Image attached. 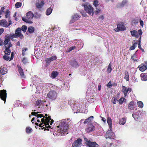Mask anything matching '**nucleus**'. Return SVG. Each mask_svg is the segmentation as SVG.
<instances>
[{"label": "nucleus", "instance_id": "1", "mask_svg": "<svg viewBox=\"0 0 147 147\" xmlns=\"http://www.w3.org/2000/svg\"><path fill=\"white\" fill-rule=\"evenodd\" d=\"M71 120L69 119H63L57 122L59 125L57 127V135L58 136H64L68 134L69 125Z\"/></svg>", "mask_w": 147, "mask_h": 147}, {"label": "nucleus", "instance_id": "2", "mask_svg": "<svg viewBox=\"0 0 147 147\" xmlns=\"http://www.w3.org/2000/svg\"><path fill=\"white\" fill-rule=\"evenodd\" d=\"M47 114H46L45 116H43V118L40 119L42 123L39 125L40 127H44V128L45 127L47 128H51V126L49 125H52L53 121L51 119V116H49L47 117Z\"/></svg>", "mask_w": 147, "mask_h": 147}, {"label": "nucleus", "instance_id": "3", "mask_svg": "<svg viewBox=\"0 0 147 147\" xmlns=\"http://www.w3.org/2000/svg\"><path fill=\"white\" fill-rule=\"evenodd\" d=\"M85 11L89 14L92 16L94 13V8L89 3L86 2L82 5Z\"/></svg>", "mask_w": 147, "mask_h": 147}, {"label": "nucleus", "instance_id": "4", "mask_svg": "<svg viewBox=\"0 0 147 147\" xmlns=\"http://www.w3.org/2000/svg\"><path fill=\"white\" fill-rule=\"evenodd\" d=\"M34 17V15L31 11L28 12L26 14V17H22V19L24 22L30 24L32 23L31 20Z\"/></svg>", "mask_w": 147, "mask_h": 147}, {"label": "nucleus", "instance_id": "5", "mask_svg": "<svg viewBox=\"0 0 147 147\" xmlns=\"http://www.w3.org/2000/svg\"><path fill=\"white\" fill-rule=\"evenodd\" d=\"M99 4L98 0H95L93 2V4L96 9V10L94 11V14L96 15H98L101 11Z\"/></svg>", "mask_w": 147, "mask_h": 147}, {"label": "nucleus", "instance_id": "6", "mask_svg": "<svg viewBox=\"0 0 147 147\" xmlns=\"http://www.w3.org/2000/svg\"><path fill=\"white\" fill-rule=\"evenodd\" d=\"M84 140L86 142L85 144L86 146L89 147H99L98 145L95 142H91L86 138H84Z\"/></svg>", "mask_w": 147, "mask_h": 147}, {"label": "nucleus", "instance_id": "7", "mask_svg": "<svg viewBox=\"0 0 147 147\" xmlns=\"http://www.w3.org/2000/svg\"><path fill=\"white\" fill-rule=\"evenodd\" d=\"M105 138L110 139H114L115 138V134L112 131V128L109 129L105 135Z\"/></svg>", "mask_w": 147, "mask_h": 147}, {"label": "nucleus", "instance_id": "8", "mask_svg": "<svg viewBox=\"0 0 147 147\" xmlns=\"http://www.w3.org/2000/svg\"><path fill=\"white\" fill-rule=\"evenodd\" d=\"M47 96L49 98L55 100L57 96V93L55 90L51 91L47 94Z\"/></svg>", "mask_w": 147, "mask_h": 147}, {"label": "nucleus", "instance_id": "9", "mask_svg": "<svg viewBox=\"0 0 147 147\" xmlns=\"http://www.w3.org/2000/svg\"><path fill=\"white\" fill-rule=\"evenodd\" d=\"M10 40V38L9 37L5 38L3 42V45L5 46L6 49H9L10 47L12 46V45L10 42L9 43Z\"/></svg>", "mask_w": 147, "mask_h": 147}, {"label": "nucleus", "instance_id": "10", "mask_svg": "<svg viewBox=\"0 0 147 147\" xmlns=\"http://www.w3.org/2000/svg\"><path fill=\"white\" fill-rule=\"evenodd\" d=\"M117 28L114 30L115 31L118 32L119 30H124L125 29V27L123 22H120L117 24Z\"/></svg>", "mask_w": 147, "mask_h": 147}, {"label": "nucleus", "instance_id": "11", "mask_svg": "<svg viewBox=\"0 0 147 147\" xmlns=\"http://www.w3.org/2000/svg\"><path fill=\"white\" fill-rule=\"evenodd\" d=\"M6 96L7 93L6 90H1L0 92V97L5 102Z\"/></svg>", "mask_w": 147, "mask_h": 147}, {"label": "nucleus", "instance_id": "12", "mask_svg": "<svg viewBox=\"0 0 147 147\" xmlns=\"http://www.w3.org/2000/svg\"><path fill=\"white\" fill-rule=\"evenodd\" d=\"M4 53L5 55L3 56V58L4 59L7 61L9 59V55L10 54L11 51L9 49H6Z\"/></svg>", "mask_w": 147, "mask_h": 147}, {"label": "nucleus", "instance_id": "13", "mask_svg": "<svg viewBox=\"0 0 147 147\" xmlns=\"http://www.w3.org/2000/svg\"><path fill=\"white\" fill-rule=\"evenodd\" d=\"M131 89L129 87H127L125 86L122 87V92L124 94V96L126 97L127 93L130 92L131 91Z\"/></svg>", "mask_w": 147, "mask_h": 147}, {"label": "nucleus", "instance_id": "14", "mask_svg": "<svg viewBox=\"0 0 147 147\" xmlns=\"http://www.w3.org/2000/svg\"><path fill=\"white\" fill-rule=\"evenodd\" d=\"M82 140L80 138H79L76 140L72 145V147H79L82 145Z\"/></svg>", "mask_w": 147, "mask_h": 147}, {"label": "nucleus", "instance_id": "15", "mask_svg": "<svg viewBox=\"0 0 147 147\" xmlns=\"http://www.w3.org/2000/svg\"><path fill=\"white\" fill-rule=\"evenodd\" d=\"M128 108L129 109L131 110H133L136 109V103L134 101H131L128 105Z\"/></svg>", "mask_w": 147, "mask_h": 147}, {"label": "nucleus", "instance_id": "16", "mask_svg": "<svg viewBox=\"0 0 147 147\" xmlns=\"http://www.w3.org/2000/svg\"><path fill=\"white\" fill-rule=\"evenodd\" d=\"M56 59V57L55 56H53L51 57L46 59L45 61L47 65H49L50 64L51 61L55 60Z\"/></svg>", "mask_w": 147, "mask_h": 147}, {"label": "nucleus", "instance_id": "17", "mask_svg": "<svg viewBox=\"0 0 147 147\" xmlns=\"http://www.w3.org/2000/svg\"><path fill=\"white\" fill-rule=\"evenodd\" d=\"M70 64L71 66L75 68H77L79 66L78 63L75 59L71 60L70 61Z\"/></svg>", "mask_w": 147, "mask_h": 147}, {"label": "nucleus", "instance_id": "18", "mask_svg": "<svg viewBox=\"0 0 147 147\" xmlns=\"http://www.w3.org/2000/svg\"><path fill=\"white\" fill-rule=\"evenodd\" d=\"M0 25L5 27H7L9 26L7 21L4 19L0 21Z\"/></svg>", "mask_w": 147, "mask_h": 147}, {"label": "nucleus", "instance_id": "19", "mask_svg": "<svg viewBox=\"0 0 147 147\" xmlns=\"http://www.w3.org/2000/svg\"><path fill=\"white\" fill-rule=\"evenodd\" d=\"M80 17V16L77 14H75L72 16V19L71 21V22H74L75 20H78Z\"/></svg>", "mask_w": 147, "mask_h": 147}, {"label": "nucleus", "instance_id": "20", "mask_svg": "<svg viewBox=\"0 0 147 147\" xmlns=\"http://www.w3.org/2000/svg\"><path fill=\"white\" fill-rule=\"evenodd\" d=\"M140 111H137L134 112L132 114V117L135 119H137L139 116L140 115Z\"/></svg>", "mask_w": 147, "mask_h": 147}, {"label": "nucleus", "instance_id": "21", "mask_svg": "<svg viewBox=\"0 0 147 147\" xmlns=\"http://www.w3.org/2000/svg\"><path fill=\"white\" fill-rule=\"evenodd\" d=\"M18 71L19 74L22 78H24L25 76L24 74L22 69L21 68V67L20 66H18Z\"/></svg>", "mask_w": 147, "mask_h": 147}, {"label": "nucleus", "instance_id": "22", "mask_svg": "<svg viewBox=\"0 0 147 147\" xmlns=\"http://www.w3.org/2000/svg\"><path fill=\"white\" fill-rule=\"evenodd\" d=\"M7 70L6 68L1 67L0 68V72L2 75H4L7 72Z\"/></svg>", "mask_w": 147, "mask_h": 147}, {"label": "nucleus", "instance_id": "23", "mask_svg": "<svg viewBox=\"0 0 147 147\" xmlns=\"http://www.w3.org/2000/svg\"><path fill=\"white\" fill-rule=\"evenodd\" d=\"M94 129V128L92 125H90L88 127L86 128V131L88 132L91 131Z\"/></svg>", "mask_w": 147, "mask_h": 147}, {"label": "nucleus", "instance_id": "24", "mask_svg": "<svg viewBox=\"0 0 147 147\" xmlns=\"http://www.w3.org/2000/svg\"><path fill=\"white\" fill-rule=\"evenodd\" d=\"M131 33L132 36L135 37L136 38H138L139 35L137 34V31L135 30H133L132 31H131Z\"/></svg>", "mask_w": 147, "mask_h": 147}, {"label": "nucleus", "instance_id": "25", "mask_svg": "<svg viewBox=\"0 0 147 147\" xmlns=\"http://www.w3.org/2000/svg\"><path fill=\"white\" fill-rule=\"evenodd\" d=\"M126 119L125 118H122L120 119L119 121L120 125H124L126 122Z\"/></svg>", "mask_w": 147, "mask_h": 147}, {"label": "nucleus", "instance_id": "26", "mask_svg": "<svg viewBox=\"0 0 147 147\" xmlns=\"http://www.w3.org/2000/svg\"><path fill=\"white\" fill-rule=\"evenodd\" d=\"M44 2L43 1H41L40 3H36V6L38 8H41L44 5Z\"/></svg>", "mask_w": 147, "mask_h": 147}, {"label": "nucleus", "instance_id": "27", "mask_svg": "<svg viewBox=\"0 0 147 147\" xmlns=\"http://www.w3.org/2000/svg\"><path fill=\"white\" fill-rule=\"evenodd\" d=\"M107 121L109 126V129L112 128V121L111 118L108 117L107 119Z\"/></svg>", "mask_w": 147, "mask_h": 147}, {"label": "nucleus", "instance_id": "28", "mask_svg": "<svg viewBox=\"0 0 147 147\" xmlns=\"http://www.w3.org/2000/svg\"><path fill=\"white\" fill-rule=\"evenodd\" d=\"M140 66L139 70L142 72L144 71L147 69V66L141 64Z\"/></svg>", "mask_w": 147, "mask_h": 147}, {"label": "nucleus", "instance_id": "29", "mask_svg": "<svg viewBox=\"0 0 147 147\" xmlns=\"http://www.w3.org/2000/svg\"><path fill=\"white\" fill-rule=\"evenodd\" d=\"M140 76L141 80L143 81H146L147 80V75L142 73L141 74Z\"/></svg>", "mask_w": 147, "mask_h": 147}, {"label": "nucleus", "instance_id": "30", "mask_svg": "<svg viewBox=\"0 0 147 147\" xmlns=\"http://www.w3.org/2000/svg\"><path fill=\"white\" fill-rule=\"evenodd\" d=\"M58 73L57 71H53L51 74V77L53 78H55L58 75Z\"/></svg>", "mask_w": 147, "mask_h": 147}, {"label": "nucleus", "instance_id": "31", "mask_svg": "<svg viewBox=\"0 0 147 147\" xmlns=\"http://www.w3.org/2000/svg\"><path fill=\"white\" fill-rule=\"evenodd\" d=\"M128 3V0H123L121 3L120 4V7H123L124 6V5L127 4Z\"/></svg>", "mask_w": 147, "mask_h": 147}, {"label": "nucleus", "instance_id": "32", "mask_svg": "<svg viewBox=\"0 0 147 147\" xmlns=\"http://www.w3.org/2000/svg\"><path fill=\"white\" fill-rule=\"evenodd\" d=\"M93 118L94 117L93 116H91L88 119L85 120V121L84 122V123L86 124L90 122Z\"/></svg>", "mask_w": 147, "mask_h": 147}, {"label": "nucleus", "instance_id": "33", "mask_svg": "<svg viewBox=\"0 0 147 147\" xmlns=\"http://www.w3.org/2000/svg\"><path fill=\"white\" fill-rule=\"evenodd\" d=\"M112 70L111 63H110L109 65L108 68L107 70V72L108 73H111Z\"/></svg>", "mask_w": 147, "mask_h": 147}, {"label": "nucleus", "instance_id": "34", "mask_svg": "<svg viewBox=\"0 0 147 147\" xmlns=\"http://www.w3.org/2000/svg\"><path fill=\"white\" fill-rule=\"evenodd\" d=\"M52 11V9L51 7H49L47 9L46 11V14L47 16L50 15Z\"/></svg>", "mask_w": 147, "mask_h": 147}, {"label": "nucleus", "instance_id": "35", "mask_svg": "<svg viewBox=\"0 0 147 147\" xmlns=\"http://www.w3.org/2000/svg\"><path fill=\"white\" fill-rule=\"evenodd\" d=\"M28 30L30 33H32L34 31V28L32 26H30L28 28Z\"/></svg>", "mask_w": 147, "mask_h": 147}, {"label": "nucleus", "instance_id": "36", "mask_svg": "<svg viewBox=\"0 0 147 147\" xmlns=\"http://www.w3.org/2000/svg\"><path fill=\"white\" fill-rule=\"evenodd\" d=\"M32 130V129L30 127H27L26 128V132L27 134L30 133Z\"/></svg>", "mask_w": 147, "mask_h": 147}, {"label": "nucleus", "instance_id": "37", "mask_svg": "<svg viewBox=\"0 0 147 147\" xmlns=\"http://www.w3.org/2000/svg\"><path fill=\"white\" fill-rule=\"evenodd\" d=\"M124 78L127 81H128L129 80V74L127 71H126L124 76Z\"/></svg>", "mask_w": 147, "mask_h": 147}, {"label": "nucleus", "instance_id": "38", "mask_svg": "<svg viewBox=\"0 0 147 147\" xmlns=\"http://www.w3.org/2000/svg\"><path fill=\"white\" fill-rule=\"evenodd\" d=\"M138 106L140 108H142L143 107V104L142 102L140 101H138L137 102Z\"/></svg>", "mask_w": 147, "mask_h": 147}, {"label": "nucleus", "instance_id": "39", "mask_svg": "<svg viewBox=\"0 0 147 147\" xmlns=\"http://www.w3.org/2000/svg\"><path fill=\"white\" fill-rule=\"evenodd\" d=\"M21 29L20 28L16 29L15 31V33L16 34L19 36V35L21 34Z\"/></svg>", "mask_w": 147, "mask_h": 147}, {"label": "nucleus", "instance_id": "40", "mask_svg": "<svg viewBox=\"0 0 147 147\" xmlns=\"http://www.w3.org/2000/svg\"><path fill=\"white\" fill-rule=\"evenodd\" d=\"M43 101H42L41 100H38L36 102V105L37 106H40L41 104L42 103Z\"/></svg>", "mask_w": 147, "mask_h": 147}, {"label": "nucleus", "instance_id": "41", "mask_svg": "<svg viewBox=\"0 0 147 147\" xmlns=\"http://www.w3.org/2000/svg\"><path fill=\"white\" fill-rule=\"evenodd\" d=\"M5 14L6 15L5 16V18H9V19L10 14L9 11L8 10H7L6 11Z\"/></svg>", "mask_w": 147, "mask_h": 147}, {"label": "nucleus", "instance_id": "42", "mask_svg": "<svg viewBox=\"0 0 147 147\" xmlns=\"http://www.w3.org/2000/svg\"><path fill=\"white\" fill-rule=\"evenodd\" d=\"M131 59L134 61H137V60L136 55L135 54H134L133 55L131 56Z\"/></svg>", "mask_w": 147, "mask_h": 147}, {"label": "nucleus", "instance_id": "43", "mask_svg": "<svg viewBox=\"0 0 147 147\" xmlns=\"http://www.w3.org/2000/svg\"><path fill=\"white\" fill-rule=\"evenodd\" d=\"M22 62L24 63V64H26L28 62V60L27 58L26 57H24L22 60Z\"/></svg>", "mask_w": 147, "mask_h": 147}, {"label": "nucleus", "instance_id": "44", "mask_svg": "<svg viewBox=\"0 0 147 147\" xmlns=\"http://www.w3.org/2000/svg\"><path fill=\"white\" fill-rule=\"evenodd\" d=\"M40 14L39 13H35L34 16V18L37 19L39 18H40Z\"/></svg>", "mask_w": 147, "mask_h": 147}, {"label": "nucleus", "instance_id": "45", "mask_svg": "<svg viewBox=\"0 0 147 147\" xmlns=\"http://www.w3.org/2000/svg\"><path fill=\"white\" fill-rule=\"evenodd\" d=\"M27 29V27L26 26H23L22 27V30L24 32H26Z\"/></svg>", "mask_w": 147, "mask_h": 147}, {"label": "nucleus", "instance_id": "46", "mask_svg": "<svg viewBox=\"0 0 147 147\" xmlns=\"http://www.w3.org/2000/svg\"><path fill=\"white\" fill-rule=\"evenodd\" d=\"M22 4L20 3L17 2L15 4V6L16 8H18L21 6Z\"/></svg>", "mask_w": 147, "mask_h": 147}, {"label": "nucleus", "instance_id": "47", "mask_svg": "<svg viewBox=\"0 0 147 147\" xmlns=\"http://www.w3.org/2000/svg\"><path fill=\"white\" fill-rule=\"evenodd\" d=\"M104 18V16L103 15H102L100 16L98 18L99 21H102Z\"/></svg>", "mask_w": 147, "mask_h": 147}, {"label": "nucleus", "instance_id": "48", "mask_svg": "<svg viewBox=\"0 0 147 147\" xmlns=\"http://www.w3.org/2000/svg\"><path fill=\"white\" fill-rule=\"evenodd\" d=\"M36 117L35 119H38L39 118H41L43 117V114H38L37 115H36Z\"/></svg>", "mask_w": 147, "mask_h": 147}, {"label": "nucleus", "instance_id": "49", "mask_svg": "<svg viewBox=\"0 0 147 147\" xmlns=\"http://www.w3.org/2000/svg\"><path fill=\"white\" fill-rule=\"evenodd\" d=\"M124 100V98H121L119 100V103L121 104L123 102Z\"/></svg>", "mask_w": 147, "mask_h": 147}, {"label": "nucleus", "instance_id": "50", "mask_svg": "<svg viewBox=\"0 0 147 147\" xmlns=\"http://www.w3.org/2000/svg\"><path fill=\"white\" fill-rule=\"evenodd\" d=\"M121 146V144L119 143V142L117 141V144L115 145L114 147H120Z\"/></svg>", "mask_w": 147, "mask_h": 147}, {"label": "nucleus", "instance_id": "51", "mask_svg": "<svg viewBox=\"0 0 147 147\" xmlns=\"http://www.w3.org/2000/svg\"><path fill=\"white\" fill-rule=\"evenodd\" d=\"M76 47L75 46H72L70 47L68 49V52H69L73 50Z\"/></svg>", "mask_w": 147, "mask_h": 147}, {"label": "nucleus", "instance_id": "52", "mask_svg": "<svg viewBox=\"0 0 147 147\" xmlns=\"http://www.w3.org/2000/svg\"><path fill=\"white\" fill-rule=\"evenodd\" d=\"M137 33H138V34H139V35L141 36L142 34V31L141 29H140L138 30Z\"/></svg>", "mask_w": 147, "mask_h": 147}, {"label": "nucleus", "instance_id": "53", "mask_svg": "<svg viewBox=\"0 0 147 147\" xmlns=\"http://www.w3.org/2000/svg\"><path fill=\"white\" fill-rule=\"evenodd\" d=\"M39 112H38L37 113H36L35 112H32L31 114L32 115H35V116H36V115L38 114V113H39Z\"/></svg>", "mask_w": 147, "mask_h": 147}, {"label": "nucleus", "instance_id": "54", "mask_svg": "<svg viewBox=\"0 0 147 147\" xmlns=\"http://www.w3.org/2000/svg\"><path fill=\"white\" fill-rule=\"evenodd\" d=\"M140 26L143 27V26H144L143 21H142L141 19H140Z\"/></svg>", "mask_w": 147, "mask_h": 147}, {"label": "nucleus", "instance_id": "55", "mask_svg": "<svg viewBox=\"0 0 147 147\" xmlns=\"http://www.w3.org/2000/svg\"><path fill=\"white\" fill-rule=\"evenodd\" d=\"M4 7H1L0 11V15L2 14V13L4 12Z\"/></svg>", "mask_w": 147, "mask_h": 147}, {"label": "nucleus", "instance_id": "56", "mask_svg": "<svg viewBox=\"0 0 147 147\" xmlns=\"http://www.w3.org/2000/svg\"><path fill=\"white\" fill-rule=\"evenodd\" d=\"M117 100L116 99L114 98H112V102L113 104H116V101Z\"/></svg>", "mask_w": 147, "mask_h": 147}, {"label": "nucleus", "instance_id": "57", "mask_svg": "<svg viewBox=\"0 0 147 147\" xmlns=\"http://www.w3.org/2000/svg\"><path fill=\"white\" fill-rule=\"evenodd\" d=\"M11 37L13 38H17L19 37L18 35L15 33L11 35Z\"/></svg>", "mask_w": 147, "mask_h": 147}, {"label": "nucleus", "instance_id": "58", "mask_svg": "<svg viewBox=\"0 0 147 147\" xmlns=\"http://www.w3.org/2000/svg\"><path fill=\"white\" fill-rule=\"evenodd\" d=\"M135 41H134L133 42V46L134 47L136 48L137 45V43L136 42H134Z\"/></svg>", "mask_w": 147, "mask_h": 147}, {"label": "nucleus", "instance_id": "59", "mask_svg": "<svg viewBox=\"0 0 147 147\" xmlns=\"http://www.w3.org/2000/svg\"><path fill=\"white\" fill-rule=\"evenodd\" d=\"M22 55L23 56H24L25 55V51L24 50V48L22 49Z\"/></svg>", "mask_w": 147, "mask_h": 147}, {"label": "nucleus", "instance_id": "60", "mask_svg": "<svg viewBox=\"0 0 147 147\" xmlns=\"http://www.w3.org/2000/svg\"><path fill=\"white\" fill-rule=\"evenodd\" d=\"M4 31V29L3 28H1L0 29V35H1L2 33H3V32Z\"/></svg>", "mask_w": 147, "mask_h": 147}, {"label": "nucleus", "instance_id": "61", "mask_svg": "<svg viewBox=\"0 0 147 147\" xmlns=\"http://www.w3.org/2000/svg\"><path fill=\"white\" fill-rule=\"evenodd\" d=\"M82 16H84V17L86 16V15H87V14L86 12H84L83 11L82 12Z\"/></svg>", "mask_w": 147, "mask_h": 147}, {"label": "nucleus", "instance_id": "62", "mask_svg": "<svg viewBox=\"0 0 147 147\" xmlns=\"http://www.w3.org/2000/svg\"><path fill=\"white\" fill-rule=\"evenodd\" d=\"M19 36L20 37V39H22L23 38V36L22 34H20L19 35Z\"/></svg>", "mask_w": 147, "mask_h": 147}, {"label": "nucleus", "instance_id": "63", "mask_svg": "<svg viewBox=\"0 0 147 147\" xmlns=\"http://www.w3.org/2000/svg\"><path fill=\"white\" fill-rule=\"evenodd\" d=\"M13 53L12 52L11 54V58L10 60H11L13 59Z\"/></svg>", "mask_w": 147, "mask_h": 147}, {"label": "nucleus", "instance_id": "64", "mask_svg": "<svg viewBox=\"0 0 147 147\" xmlns=\"http://www.w3.org/2000/svg\"><path fill=\"white\" fill-rule=\"evenodd\" d=\"M135 48L134 47V46H132L130 48V49L131 50H134V49H135Z\"/></svg>", "mask_w": 147, "mask_h": 147}]
</instances>
